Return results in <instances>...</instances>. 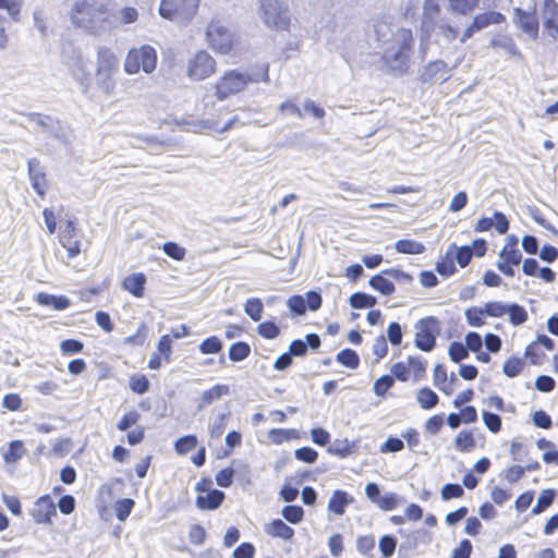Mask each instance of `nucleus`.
Listing matches in <instances>:
<instances>
[{"mask_svg":"<svg viewBox=\"0 0 558 558\" xmlns=\"http://www.w3.org/2000/svg\"><path fill=\"white\" fill-rule=\"evenodd\" d=\"M157 51L150 45L131 48L124 60V71L128 74H137L141 71L149 74L157 66Z\"/></svg>","mask_w":558,"mask_h":558,"instance_id":"nucleus-5","label":"nucleus"},{"mask_svg":"<svg viewBox=\"0 0 558 558\" xmlns=\"http://www.w3.org/2000/svg\"><path fill=\"white\" fill-rule=\"evenodd\" d=\"M487 316L500 318L506 315L508 305L499 301L487 302L485 305Z\"/></svg>","mask_w":558,"mask_h":558,"instance_id":"nucleus-60","label":"nucleus"},{"mask_svg":"<svg viewBox=\"0 0 558 558\" xmlns=\"http://www.w3.org/2000/svg\"><path fill=\"white\" fill-rule=\"evenodd\" d=\"M208 47L217 54H231L236 46V38L219 20H211L205 32Z\"/></svg>","mask_w":558,"mask_h":558,"instance_id":"nucleus-4","label":"nucleus"},{"mask_svg":"<svg viewBox=\"0 0 558 558\" xmlns=\"http://www.w3.org/2000/svg\"><path fill=\"white\" fill-rule=\"evenodd\" d=\"M506 314L509 315V322L513 326H520L529 318L526 310L517 303L509 304Z\"/></svg>","mask_w":558,"mask_h":558,"instance_id":"nucleus-37","label":"nucleus"},{"mask_svg":"<svg viewBox=\"0 0 558 558\" xmlns=\"http://www.w3.org/2000/svg\"><path fill=\"white\" fill-rule=\"evenodd\" d=\"M542 20L545 33L558 38V2L556 0H543Z\"/></svg>","mask_w":558,"mask_h":558,"instance_id":"nucleus-15","label":"nucleus"},{"mask_svg":"<svg viewBox=\"0 0 558 558\" xmlns=\"http://www.w3.org/2000/svg\"><path fill=\"white\" fill-rule=\"evenodd\" d=\"M506 21V16L497 11H488L476 14L471 24L464 29L460 41L465 43L470 39L476 32H480L483 28L488 27L493 24H501Z\"/></svg>","mask_w":558,"mask_h":558,"instance_id":"nucleus-13","label":"nucleus"},{"mask_svg":"<svg viewBox=\"0 0 558 558\" xmlns=\"http://www.w3.org/2000/svg\"><path fill=\"white\" fill-rule=\"evenodd\" d=\"M482 418L487 429L493 434H497L501 430L502 422L498 414L492 413L489 411H483Z\"/></svg>","mask_w":558,"mask_h":558,"instance_id":"nucleus-53","label":"nucleus"},{"mask_svg":"<svg viewBox=\"0 0 558 558\" xmlns=\"http://www.w3.org/2000/svg\"><path fill=\"white\" fill-rule=\"evenodd\" d=\"M481 0H448L449 9L458 15L471 14L480 4Z\"/></svg>","mask_w":558,"mask_h":558,"instance_id":"nucleus-31","label":"nucleus"},{"mask_svg":"<svg viewBox=\"0 0 558 558\" xmlns=\"http://www.w3.org/2000/svg\"><path fill=\"white\" fill-rule=\"evenodd\" d=\"M147 331V326L145 324H141L133 335L123 339V343L131 347H142L146 342Z\"/></svg>","mask_w":558,"mask_h":558,"instance_id":"nucleus-50","label":"nucleus"},{"mask_svg":"<svg viewBox=\"0 0 558 558\" xmlns=\"http://www.w3.org/2000/svg\"><path fill=\"white\" fill-rule=\"evenodd\" d=\"M31 515L38 524H51L52 518L57 515L56 505L51 496L44 495L37 498Z\"/></svg>","mask_w":558,"mask_h":558,"instance_id":"nucleus-14","label":"nucleus"},{"mask_svg":"<svg viewBox=\"0 0 558 558\" xmlns=\"http://www.w3.org/2000/svg\"><path fill=\"white\" fill-rule=\"evenodd\" d=\"M352 502L353 497L344 490L337 489L332 493L328 501V510L337 515H342L345 512L347 506Z\"/></svg>","mask_w":558,"mask_h":558,"instance_id":"nucleus-22","label":"nucleus"},{"mask_svg":"<svg viewBox=\"0 0 558 558\" xmlns=\"http://www.w3.org/2000/svg\"><path fill=\"white\" fill-rule=\"evenodd\" d=\"M199 0H161L159 13L171 21L190 22L197 13Z\"/></svg>","mask_w":558,"mask_h":558,"instance_id":"nucleus-6","label":"nucleus"},{"mask_svg":"<svg viewBox=\"0 0 558 558\" xmlns=\"http://www.w3.org/2000/svg\"><path fill=\"white\" fill-rule=\"evenodd\" d=\"M396 250L402 254L417 255L425 252V245L414 240L402 239L397 241Z\"/></svg>","mask_w":558,"mask_h":558,"instance_id":"nucleus-35","label":"nucleus"},{"mask_svg":"<svg viewBox=\"0 0 558 558\" xmlns=\"http://www.w3.org/2000/svg\"><path fill=\"white\" fill-rule=\"evenodd\" d=\"M448 64L442 60H435L426 64L422 73L424 83H444L449 78Z\"/></svg>","mask_w":558,"mask_h":558,"instance_id":"nucleus-16","label":"nucleus"},{"mask_svg":"<svg viewBox=\"0 0 558 558\" xmlns=\"http://www.w3.org/2000/svg\"><path fill=\"white\" fill-rule=\"evenodd\" d=\"M59 243L66 250L69 258H75L82 252V240L74 219H68L60 227L58 234Z\"/></svg>","mask_w":558,"mask_h":558,"instance_id":"nucleus-12","label":"nucleus"},{"mask_svg":"<svg viewBox=\"0 0 558 558\" xmlns=\"http://www.w3.org/2000/svg\"><path fill=\"white\" fill-rule=\"evenodd\" d=\"M369 286L384 295H391L395 292V284L383 272L373 276L369 279Z\"/></svg>","mask_w":558,"mask_h":558,"instance_id":"nucleus-33","label":"nucleus"},{"mask_svg":"<svg viewBox=\"0 0 558 558\" xmlns=\"http://www.w3.org/2000/svg\"><path fill=\"white\" fill-rule=\"evenodd\" d=\"M198 439L196 435H185L174 442V450L178 454L184 456L197 447Z\"/></svg>","mask_w":558,"mask_h":558,"instance_id":"nucleus-38","label":"nucleus"},{"mask_svg":"<svg viewBox=\"0 0 558 558\" xmlns=\"http://www.w3.org/2000/svg\"><path fill=\"white\" fill-rule=\"evenodd\" d=\"M163 252L174 260H183L186 254L184 247L180 246L175 242H167L162 246Z\"/></svg>","mask_w":558,"mask_h":558,"instance_id":"nucleus-63","label":"nucleus"},{"mask_svg":"<svg viewBox=\"0 0 558 558\" xmlns=\"http://www.w3.org/2000/svg\"><path fill=\"white\" fill-rule=\"evenodd\" d=\"M129 385L134 393L143 395L149 390V380L146 375L135 374L130 377Z\"/></svg>","mask_w":558,"mask_h":558,"instance_id":"nucleus-49","label":"nucleus"},{"mask_svg":"<svg viewBox=\"0 0 558 558\" xmlns=\"http://www.w3.org/2000/svg\"><path fill=\"white\" fill-rule=\"evenodd\" d=\"M555 490L547 488L541 492L536 505L532 509L533 514H539L551 506L555 499Z\"/></svg>","mask_w":558,"mask_h":558,"instance_id":"nucleus-40","label":"nucleus"},{"mask_svg":"<svg viewBox=\"0 0 558 558\" xmlns=\"http://www.w3.org/2000/svg\"><path fill=\"white\" fill-rule=\"evenodd\" d=\"M229 393V386L217 384L211 388L205 390L199 399V408H205L210 405L216 400H219L221 397Z\"/></svg>","mask_w":558,"mask_h":558,"instance_id":"nucleus-27","label":"nucleus"},{"mask_svg":"<svg viewBox=\"0 0 558 558\" xmlns=\"http://www.w3.org/2000/svg\"><path fill=\"white\" fill-rule=\"evenodd\" d=\"M355 450L353 442L348 439H336L333 444L328 448V452L339 458H345L352 454Z\"/></svg>","mask_w":558,"mask_h":558,"instance_id":"nucleus-34","label":"nucleus"},{"mask_svg":"<svg viewBox=\"0 0 558 558\" xmlns=\"http://www.w3.org/2000/svg\"><path fill=\"white\" fill-rule=\"evenodd\" d=\"M450 248L454 255L456 262L461 268L466 267L471 263L473 255L470 245L458 246L451 244Z\"/></svg>","mask_w":558,"mask_h":558,"instance_id":"nucleus-39","label":"nucleus"},{"mask_svg":"<svg viewBox=\"0 0 558 558\" xmlns=\"http://www.w3.org/2000/svg\"><path fill=\"white\" fill-rule=\"evenodd\" d=\"M521 262L522 253L518 245V239L510 235L506 239V243L499 253L497 268L506 277H513L514 267L519 266Z\"/></svg>","mask_w":558,"mask_h":558,"instance_id":"nucleus-10","label":"nucleus"},{"mask_svg":"<svg viewBox=\"0 0 558 558\" xmlns=\"http://www.w3.org/2000/svg\"><path fill=\"white\" fill-rule=\"evenodd\" d=\"M225 498L226 496L223 492L213 489L205 493V495L198 494L195 504L201 510H216L222 505Z\"/></svg>","mask_w":558,"mask_h":558,"instance_id":"nucleus-19","label":"nucleus"},{"mask_svg":"<svg viewBox=\"0 0 558 558\" xmlns=\"http://www.w3.org/2000/svg\"><path fill=\"white\" fill-rule=\"evenodd\" d=\"M135 506L131 498L119 499L114 504L116 517L119 521H125Z\"/></svg>","mask_w":558,"mask_h":558,"instance_id":"nucleus-45","label":"nucleus"},{"mask_svg":"<svg viewBox=\"0 0 558 558\" xmlns=\"http://www.w3.org/2000/svg\"><path fill=\"white\" fill-rule=\"evenodd\" d=\"M97 60L100 66L111 68L116 64V56L108 47H100L97 50Z\"/></svg>","mask_w":558,"mask_h":558,"instance_id":"nucleus-64","label":"nucleus"},{"mask_svg":"<svg viewBox=\"0 0 558 558\" xmlns=\"http://www.w3.org/2000/svg\"><path fill=\"white\" fill-rule=\"evenodd\" d=\"M269 82V64L262 63L252 73L238 69L226 70L215 82L213 89L215 97L223 101L243 93L250 84Z\"/></svg>","mask_w":558,"mask_h":558,"instance_id":"nucleus-2","label":"nucleus"},{"mask_svg":"<svg viewBox=\"0 0 558 558\" xmlns=\"http://www.w3.org/2000/svg\"><path fill=\"white\" fill-rule=\"evenodd\" d=\"M155 353H159V355L163 357L165 363H169L171 361L172 340L170 335H163L160 337L157 344V351Z\"/></svg>","mask_w":558,"mask_h":558,"instance_id":"nucleus-52","label":"nucleus"},{"mask_svg":"<svg viewBox=\"0 0 558 558\" xmlns=\"http://www.w3.org/2000/svg\"><path fill=\"white\" fill-rule=\"evenodd\" d=\"M454 260V255L449 246L446 254L437 262L436 271L444 277L452 276L457 271Z\"/></svg>","mask_w":558,"mask_h":558,"instance_id":"nucleus-29","label":"nucleus"},{"mask_svg":"<svg viewBox=\"0 0 558 558\" xmlns=\"http://www.w3.org/2000/svg\"><path fill=\"white\" fill-rule=\"evenodd\" d=\"M38 165L36 160L28 161V173L32 186L39 197L44 198L48 186L46 173L41 170H35L34 166Z\"/></svg>","mask_w":558,"mask_h":558,"instance_id":"nucleus-24","label":"nucleus"},{"mask_svg":"<svg viewBox=\"0 0 558 558\" xmlns=\"http://www.w3.org/2000/svg\"><path fill=\"white\" fill-rule=\"evenodd\" d=\"M395 384V378L391 375H383L374 383V393L378 397L384 396Z\"/></svg>","mask_w":558,"mask_h":558,"instance_id":"nucleus-56","label":"nucleus"},{"mask_svg":"<svg viewBox=\"0 0 558 558\" xmlns=\"http://www.w3.org/2000/svg\"><path fill=\"white\" fill-rule=\"evenodd\" d=\"M37 302L44 306H51L57 311H63L70 306V300L63 295H51L48 293H39L36 298Z\"/></svg>","mask_w":558,"mask_h":558,"instance_id":"nucleus-28","label":"nucleus"},{"mask_svg":"<svg viewBox=\"0 0 558 558\" xmlns=\"http://www.w3.org/2000/svg\"><path fill=\"white\" fill-rule=\"evenodd\" d=\"M336 359L341 365H343L350 369H355L360 365V357H359L357 353L352 349L341 350L337 354Z\"/></svg>","mask_w":558,"mask_h":558,"instance_id":"nucleus-41","label":"nucleus"},{"mask_svg":"<svg viewBox=\"0 0 558 558\" xmlns=\"http://www.w3.org/2000/svg\"><path fill=\"white\" fill-rule=\"evenodd\" d=\"M147 282L144 272H133L123 278L121 288L134 298L141 299L145 295V286Z\"/></svg>","mask_w":558,"mask_h":558,"instance_id":"nucleus-18","label":"nucleus"},{"mask_svg":"<svg viewBox=\"0 0 558 558\" xmlns=\"http://www.w3.org/2000/svg\"><path fill=\"white\" fill-rule=\"evenodd\" d=\"M415 329V347L424 352L432 351L439 333V320L433 316L424 317L416 323Z\"/></svg>","mask_w":558,"mask_h":558,"instance_id":"nucleus-9","label":"nucleus"},{"mask_svg":"<svg viewBox=\"0 0 558 558\" xmlns=\"http://www.w3.org/2000/svg\"><path fill=\"white\" fill-rule=\"evenodd\" d=\"M517 23L519 27L533 39L538 37L539 24L534 13L517 10Z\"/></svg>","mask_w":558,"mask_h":558,"instance_id":"nucleus-20","label":"nucleus"},{"mask_svg":"<svg viewBox=\"0 0 558 558\" xmlns=\"http://www.w3.org/2000/svg\"><path fill=\"white\" fill-rule=\"evenodd\" d=\"M416 401L422 409L430 410V409H434L438 404L439 397L429 387H423L417 390Z\"/></svg>","mask_w":558,"mask_h":558,"instance_id":"nucleus-30","label":"nucleus"},{"mask_svg":"<svg viewBox=\"0 0 558 558\" xmlns=\"http://www.w3.org/2000/svg\"><path fill=\"white\" fill-rule=\"evenodd\" d=\"M69 17L75 28L93 37L112 29V12L106 0H76Z\"/></svg>","mask_w":558,"mask_h":558,"instance_id":"nucleus-1","label":"nucleus"},{"mask_svg":"<svg viewBox=\"0 0 558 558\" xmlns=\"http://www.w3.org/2000/svg\"><path fill=\"white\" fill-rule=\"evenodd\" d=\"M454 448L460 452H471L476 448V439L472 430L462 429L454 438Z\"/></svg>","mask_w":558,"mask_h":558,"instance_id":"nucleus-26","label":"nucleus"},{"mask_svg":"<svg viewBox=\"0 0 558 558\" xmlns=\"http://www.w3.org/2000/svg\"><path fill=\"white\" fill-rule=\"evenodd\" d=\"M448 353H449L451 361H453L456 363H458L469 356L466 347L459 341H453L450 343Z\"/></svg>","mask_w":558,"mask_h":558,"instance_id":"nucleus-59","label":"nucleus"},{"mask_svg":"<svg viewBox=\"0 0 558 558\" xmlns=\"http://www.w3.org/2000/svg\"><path fill=\"white\" fill-rule=\"evenodd\" d=\"M493 227H495L499 234H505L509 230V220L502 213L496 211L494 214V218L483 217L478 219L474 226V231L485 232L490 230Z\"/></svg>","mask_w":558,"mask_h":558,"instance_id":"nucleus-17","label":"nucleus"},{"mask_svg":"<svg viewBox=\"0 0 558 558\" xmlns=\"http://www.w3.org/2000/svg\"><path fill=\"white\" fill-rule=\"evenodd\" d=\"M24 453V445L21 440H13L9 444V449L4 453L7 462H15L22 458Z\"/></svg>","mask_w":558,"mask_h":558,"instance_id":"nucleus-58","label":"nucleus"},{"mask_svg":"<svg viewBox=\"0 0 558 558\" xmlns=\"http://www.w3.org/2000/svg\"><path fill=\"white\" fill-rule=\"evenodd\" d=\"M265 23L277 31H289L291 19L282 0H264L262 4Z\"/></svg>","mask_w":558,"mask_h":558,"instance_id":"nucleus-8","label":"nucleus"},{"mask_svg":"<svg viewBox=\"0 0 558 558\" xmlns=\"http://www.w3.org/2000/svg\"><path fill=\"white\" fill-rule=\"evenodd\" d=\"M222 348V341L217 336H210L204 339L198 347L203 354H217Z\"/></svg>","mask_w":558,"mask_h":558,"instance_id":"nucleus-48","label":"nucleus"},{"mask_svg":"<svg viewBox=\"0 0 558 558\" xmlns=\"http://www.w3.org/2000/svg\"><path fill=\"white\" fill-rule=\"evenodd\" d=\"M217 71V62L206 50L196 51L187 61L186 75L192 81H204Z\"/></svg>","mask_w":558,"mask_h":558,"instance_id":"nucleus-7","label":"nucleus"},{"mask_svg":"<svg viewBox=\"0 0 558 558\" xmlns=\"http://www.w3.org/2000/svg\"><path fill=\"white\" fill-rule=\"evenodd\" d=\"M376 302L375 296L363 292H355L350 296V304L353 308L373 307Z\"/></svg>","mask_w":558,"mask_h":558,"instance_id":"nucleus-46","label":"nucleus"},{"mask_svg":"<svg viewBox=\"0 0 558 558\" xmlns=\"http://www.w3.org/2000/svg\"><path fill=\"white\" fill-rule=\"evenodd\" d=\"M524 356L533 365H539L546 357V353L539 348L536 341L531 342L526 345Z\"/></svg>","mask_w":558,"mask_h":558,"instance_id":"nucleus-43","label":"nucleus"},{"mask_svg":"<svg viewBox=\"0 0 558 558\" xmlns=\"http://www.w3.org/2000/svg\"><path fill=\"white\" fill-rule=\"evenodd\" d=\"M282 515L288 522L298 524L304 518V510L301 506L290 505L282 509Z\"/></svg>","mask_w":558,"mask_h":558,"instance_id":"nucleus-55","label":"nucleus"},{"mask_svg":"<svg viewBox=\"0 0 558 558\" xmlns=\"http://www.w3.org/2000/svg\"><path fill=\"white\" fill-rule=\"evenodd\" d=\"M414 37L409 28H398L383 53L384 62L391 69H403L413 49Z\"/></svg>","mask_w":558,"mask_h":558,"instance_id":"nucleus-3","label":"nucleus"},{"mask_svg":"<svg viewBox=\"0 0 558 558\" xmlns=\"http://www.w3.org/2000/svg\"><path fill=\"white\" fill-rule=\"evenodd\" d=\"M287 305L291 313L296 316H301L306 313V303L302 295L295 294L290 296L287 301Z\"/></svg>","mask_w":558,"mask_h":558,"instance_id":"nucleus-57","label":"nucleus"},{"mask_svg":"<svg viewBox=\"0 0 558 558\" xmlns=\"http://www.w3.org/2000/svg\"><path fill=\"white\" fill-rule=\"evenodd\" d=\"M390 373L393 378L399 381H418L426 373V367L423 361L416 356H408L407 361H400L390 367Z\"/></svg>","mask_w":558,"mask_h":558,"instance_id":"nucleus-11","label":"nucleus"},{"mask_svg":"<svg viewBox=\"0 0 558 558\" xmlns=\"http://www.w3.org/2000/svg\"><path fill=\"white\" fill-rule=\"evenodd\" d=\"M448 375L447 369L444 365L437 364L433 371L434 385L442 391L445 395H451L453 391V381L457 380L456 375L451 374L450 383H447Z\"/></svg>","mask_w":558,"mask_h":558,"instance_id":"nucleus-21","label":"nucleus"},{"mask_svg":"<svg viewBox=\"0 0 558 558\" xmlns=\"http://www.w3.org/2000/svg\"><path fill=\"white\" fill-rule=\"evenodd\" d=\"M487 316L484 307L472 306L465 311L466 322L472 327H481L485 325Z\"/></svg>","mask_w":558,"mask_h":558,"instance_id":"nucleus-42","label":"nucleus"},{"mask_svg":"<svg viewBox=\"0 0 558 558\" xmlns=\"http://www.w3.org/2000/svg\"><path fill=\"white\" fill-rule=\"evenodd\" d=\"M257 332L264 339L271 340L280 335V328L274 322L265 320L258 325Z\"/></svg>","mask_w":558,"mask_h":558,"instance_id":"nucleus-54","label":"nucleus"},{"mask_svg":"<svg viewBox=\"0 0 558 558\" xmlns=\"http://www.w3.org/2000/svg\"><path fill=\"white\" fill-rule=\"evenodd\" d=\"M263 302L257 298L248 299L245 302L244 311L254 320L259 322L263 314Z\"/></svg>","mask_w":558,"mask_h":558,"instance_id":"nucleus-51","label":"nucleus"},{"mask_svg":"<svg viewBox=\"0 0 558 558\" xmlns=\"http://www.w3.org/2000/svg\"><path fill=\"white\" fill-rule=\"evenodd\" d=\"M525 366V360L520 356H510L502 366V372L507 377L513 378L522 373Z\"/></svg>","mask_w":558,"mask_h":558,"instance_id":"nucleus-32","label":"nucleus"},{"mask_svg":"<svg viewBox=\"0 0 558 558\" xmlns=\"http://www.w3.org/2000/svg\"><path fill=\"white\" fill-rule=\"evenodd\" d=\"M140 418H141V414L137 411H135V410L129 411L118 422L117 428L121 432H124V430L129 429L130 427H132L133 425H135L140 421Z\"/></svg>","mask_w":558,"mask_h":558,"instance_id":"nucleus-61","label":"nucleus"},{"mask_svg":"<svg viewBox=\"0 0 558 558\" xmlns=\"http://www.w3.org/2000/svg\"><path fill=\"white\" fill-rule=\"evenodd\" d=\"M268 438L271 444L281 445L298 438V433L294 429L272 428L268 432Z\"/></svg>","mask_w":558,"mask_h":558,"instance_id":"nucleus-36","label":"nucleus"},{"mask_svg":"<svg viewBox=\"0 0 558 558\" xmlns=\"http://www.w3.org/2000/svg\"><path fill=\"white\" fill-rule=\"evenodd\" d=\"M251 353L250 345L244 341H239L229 348V359L233 362L245 360Z\"/></svg>","mask_w":558,"mask_h":558,"instance_id":"nucleus-44","label":"nucleus"},{"mask_svg":"<svg viewBox=\"0 0 558 558\" xmlns=\"http://www.w3.org/2000/svg\"><path fill=\"white\" fill-rule=\"evenodd\" d=\"M140 17L138 10L135 7L125 5L112 14V28L135 23Z\"/></svg>","mask_w":558,"mask_h":558,"instance_id":"nucleus-25","label":"nucleus"},{"mask_svg":"<svg viewBox=\"0 0 558 558\" xmlns=\"http://www.w3.org/2000/svg\"><path fill=\"white\" fill-rule=\"evenodd\" d=\"M375 545L376 541L373 535H362L356 538V548L363 556L373 557Z\"/></svg>","mask_w":558,"mask_h":558,"instance_id":"nucleus-47","label":"nucleus"},{"mask_svg":"<svg viewBox=\"0 0 558 558\" xmlns=\"http://www.w3.org/2000/svg\"><path fill=\"white\" fill-rule=\"evenodd\" d=\"M397 547V541L391 535H385L379 539V549L384 558H389L393 555Z\"/></svg>","mask_w":558,"mask_h":558,"instance_id":"nucleus-62","label":"nucleus"},{"mask_svg":"<svg viewBox=\"0 0 558 558\" xmlns=\"http://www.w3.org/2000/svg\"><path fill=\"white\" fill-rule=\"evenodd\" d=\"M267 535L283 541H291L294 536V530L286 524L281 519H275L265 526Z\"/></svg>","mask_w":558,"mask_h":558,"instance_id":"nucleus-23","label":"nucleus"}]
</instances>
